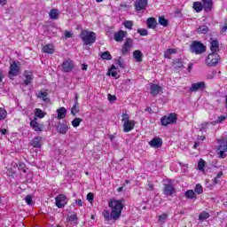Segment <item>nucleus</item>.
Here are the masks:
<instances>
[{
    "instance_id": "nucleus-1",
    "label": "nucleus",
    "mask_w": 227,
    "mask_h": 227,
    "mask_svg": "<svg viewBox=\"0 0 227 227\" xmlns=\"http://www.w3.org/2000/svg\"><path fill=\"white\" fill-rule=\"evenodd\" d=\"M124 201L123 199H110L108 201V207L111 208L114 221H118L121 217V212H123L125 207Z\"/></svg>"
},
{
    "instance_id": "nucleus-2",
    "label": "nucleus",
    "mask_w": 227,
    "mask_h": 227,
    "mask_svg": "<svg viewBox=\"0 0 227 227\" xmlns=\"http://www.w3.org/2000/svg\"><path fill=\"white\" fill-rule=\"evenodd\" d=\"M80 38L83 42L84 45H91L97 42V34L88 29L82 30Z\"/></svg>"
},
{
    "instance_id": "nucleus-3",
    "label": "nucleus",
    "mask_w": 227,
    "mask_h": 227,
    "mask_svg": "<svg viewBox=\"0 0 227 227\" xmlns=\"http://www.w3.org/2000/svg\"><path fill=\"white\" fill-rule=\"evenodd\" d=\"M121 121L123 127V132H130L134 130L136 127V121L130 120V115L127 113L121 114Z\"/></svg>"
},
{
    "instance_id": "nucleus-4",
    "label": "nucleus",
    "mask_w": 227,
    "mask_h": 227,
    "mask_svg": "<svg viewBox=\"0 0 227 227\" xmlns=\"http://www.w3.org/2000/svg\"><path fill=\"white\" fill-rule=\"evenodd\" d=\"M217 153L219 159H226L227 156V135L217 140Z\"/></svg>"
},
{
    "instance_id": "nucleus-5",
    "label": "nucleus",
    "mask_w": 227,
    "mask_h": 227,
    "mask_svg": "<svg viewBox=\"0 0 227 227\" xmlns=\"http://www.w3.org/2000/svg\"><path fill=\"white\" fill-rule=\"evenodd\" d=\"M221 61V56L217 53H210L206 58V65L207 67H217L219 62Z\"/></svg>"
},
{
    "instance_id": "nucleus-6",
    "label": "nucleus",
    "mask_w": 227,
    "mask_h": 227,
    "mask_svg": "<svg viewBox=\"0 0 227 227\" xmlns=\"http://www.w3.org/2000/svg\"><path fill=\"white\" fill-rule=\"evenodd\" d=\"M207 47L200 41H193L191 45V51L194 54H203L206 52Z\"/></svg>"
},
{
    "instance_id": "nucleus-7",
    "label": "nucleus",
    "mask_w": 227,
    "mask_h": 227,
    "mask_svg": "<svg viewBox=\"0 0 227 227\" xmlns=\"http://www.w3.org/2000/svg\"><path fill=\"white\" fill-rule=\"evenodd\" d=\"M134 7L137 13H141V12H145L148 7V0H136Z\"/></svg>"
},
{
    "instance_id": "nucleus-8",
    "label": "nucleus",
    "mask_w": 227,
    "mask_h": 227,
    "mask_svg": "<svg viewBox=\"0 0 227 227\" xmlns=\"http://www.w3.org/2000/svg\"><path fill=\"white\" fill-rule=\"evenodd\" d=\"M160 122L163 127L171 125V123H176V114H170L168 116H164L161 118Z\"/></svg>"
},
{
    "instance_id": "nucleus-9",
    "label": "nucleus",
    "mask_w": 227,
    "mask_h": 227,
    "mask_svg": "<svg viewBox=\"0 0 227 227\" xmlns=\"http://www.w3.org/2000/svg\"><path fill=\"white\" fill-rule=\"evenodd\" d=\"M68 203V198L65 194H59L55 198V205L58 208H63Z\"/></svg>"
},
{
    "instance_id": "nucleus-10",
    "label": "nucleus",
    "mask_w": 227,
    "mask_h": 227,
    "mask_svg": "<svg viewBox=\"0 0 227 227\" xmlns=\"http://www.w3.org/2000/svg\"><path fill=\"white\" fill-rule=\"evenodd\" d=\"M20 73V63L12 62L10 65L9 75L10 77H15V75H19Z\"/></svg>"
},
{
    "instance_id": "nucleus-11",
    "label": "nucleus",
    "mask_w": 227,
    "mask_h": 227,
    "mask_svg": "<svg viewBox=\"0 0 227 227\" xmlns=\"http://www.w3.org/2000/svg\"><path fill=\"white\" fill-rule=\"evenodd\" d=\"M63 72L68 73L74 70V62L71 59L65 60L62 63Z\"/></svg>"
},
{
    "instance_id": "nucleus-12",
    "label": "nucleus",
    "mask_w": 227,
    "mask_h": 227,
    "mask_svg": "<svg viewBox=\"0 0 227 227\" xmlns=\"http://www.w3.org/2000/svg\"><path fill=\"white\" fill-rule=\"evenodd\" d=\"M36 120H38L36 117L34 118V120H32L30 121V127H32L33 130H35V132H42V130H43V124H40L38 123V121H36Z\"/></svg>"
},
{
    "instance_id": "nucleus-13",
    "label": "nucleus",
    "mask_w": 227,
    "mask_h": 227,
    "mask_svg": "<svg viewBox=\"0 0 227 227\" xmlns=\"http://www.w3.org/2000/svg\"><path fill=\"white\" fill-rule=\"evenodd\" d=\"M151 95L154 97L162 91V87L157 83H150Z\"/></svg>"
},
{
    "instance_id": "nucleus-14",
    "label": "nucleus",
    "mask_w": 227,
    "mask_h": 227,
    "mask_svg": "<svg viewBox=\"0 0 227 227\" xmlns=\"http://www.w3.org/2000/svg\"><path fill=\"white\" fill-rule=\"evenodd\" d=\"M199 90H205V82L192 83L190 88V91H199Z\"/></svg>"
},
{
    "instance_id": "nucleus-15",
    "label": "nucleus",
    "mask_w": 227,
    "mask_h": 227,
    "mask_svg": "<svg viewBox=\"0 0 227 227\" xmlns=\"http://www.w3.org/2000/svg\"><path fill=\"white\" fill-rule=\"evenodd\" d=\"M150 146L152 148H160L162 146V139L160 137H155L149 142Z\"/></svg>"
},
{
    "instance_id": "nucleus-16",
    "label": "nucleus",
    "mask_w": 227,
    "mask_h": 227,
    "mask_svg": "<svg viewBox=\"0 0 227 227\" xmlns=\"http://www.w3.org/2000/svg\"><path fill=\"white\" fill-rule=\"evenodd\" d=\"M163 191L166 196H171L172 194H175V192H176V190H175V186L172 184H166Z\"/></svg>"
},
{
    "instance_id": "nucleus-17",
    "label": "nucleus",
    "mask_w": 227,
    "mask_h": 227,
    "mask_svg": "<svg viewBox=\"0 0 227 227\" xmlns=\"http://www.w3.org/2000/svg\"><path fill=\"white\" fill-rule=\"evenodd\" d=\"M127 36V32L123 30H120L119 32L114 34L115 42H123V39Z\"/></svg>"
},
{
    "instance_id": "nucleus-18",
    "label": "nucleus",
    "mask_w": 227,
    "mask_h": 227,
    "mask_svg": "<svg viewBox=\"0 0 227 227\" xmlns=\"http://www.w3.org/2000/svg\"><path fill=\"white\" fill-rule=\"evenodd\" d=\"M132 49V39H127L122 46V54H127Z\"/></svg>"
},
{
    "instance_id": "nucleus-19",
    "label": "nucleus",
    "mask_w": 227,
    "mask_h": 227,
    "mask_svg": "<svg viewBox=\"0 0 227 227\" xmlns=\"http://www.w3.org/2000/svg\"><path fill=\"white\" fill-rule=\"evenodd\" d=\"M25 81L24 83L27 86V84H31L33 82V72L25 71L24 73Z\"/></svg>"
},
{
    "instance_id": "nucleus-20",
    "label": "nucleus",
    "mask_w": 227,
    "mask_h": 227,
    "mask_svg": "<svg viewBox=\"0 0 227 227\" xmlns=\"http://www.w3.org/2000/svg\"><path fill=\"white\" fill-rule=\"evenodd\" d=\"M146 24L148 29H155L157 27V20L153 17L148 18Z\"/></svg>"
},
{
    "instance_id": "nucleus-21",
    "label": "nucleus",
    "mask_w": 227,
    "mask_h": 227,
    "mask_svg": "<svg viewBox=\"0 0 227 227\" xmlns=\"http://www.w3.org/2000/svg\"><path fill=\"white\" fill-rule=\"evenodd\" d=\"M43 140V138H42V137H35L32 141V146H34V148H42Z\"/></svg>"
},
{
    "instance_id": "nucleus-22",
    "label": "nucleus",
    "mask_w": 227,
    "mask_h": 227,
    "mask_svg": "<svg viewBox=\"0 0 227 227\" xmlns=\"http://www.w3.org/2000/svg\"><path fill=\"white\" fill-rule=\"evenodd\" d=\"M210 43H211V46H210L211 52L212 53L219 52V42H217V40H212Z\"/></svg>"
},
{
    "instance_id": "nucleus-23",
    "label": "nucleus",
    "mask_w": 227,
    "mask_h": 227,
    "mask_svg": "<svg viewBox=\"0 0 227 227\" xmlns=\"http://www.w3.org/2000/svg\"><path fill=\"white\" fill-rule=\"evenodd\" d=\"M133 58L136 59L137 63H141V61H143V52L140 50H136L133 52Z\"/></svg>"
},
{
    "instance_id": "nucleus-24",
    "label": "nucleus",
    "mask_w": 227,
    "mask_h": 227,
    "mask_svg": "<svg viewBox=\"0 0 227 227\" xmlns=\"http://www.w3.org/2000/svg\"><path fill=\"white\" fill-rule=\"evenodd\" d=\"M49 17L52 20H58L59 19V11L58 9H51L49 12Z\"/></svg>"
},
{
    "instance_id": "nucleus-25",
    "label": "nucleus",
    "mask_w": 227,
    "mask_h": 227,
    "mask_svg": "<svg viewBox=\"0 0 227 227\" xmlns=\"http://www.w3.org/2000/svg\"><path fill=\"white\" fill-rule=\"evenodd\" d=\"M58 120H63V118L67 117V108L60 107L57 110Z\"/></svg>"
},
{
    "instance_id": "nucleus-26",
    "label": "nucleus",
    "mask_w": 227,
    "mask_h": 227,
    "mask_svg": "<svg viewBox=\"0 0 227 227\" xmlns=\"http://www.w3.org/2000/svg\"><path fill=\"white\" fill-rule=\"evenodd\" d=\"M202 6L205 12H211L212 11V0H202Z\"/></svg>"
},
{
    "instance_id": "nucleus-27",
    "label": "nucleus",
    "mask_w": 227,
    "mask_h": 227,
    "mask_svg": "<svg viewBox=\"0 0 227 227\" xmlns=\"http://www.w3.org/2000/svg\"><path fill=\"white\" fill-rule=\"evenodd\" d=\"M49 95V92H47V90H40L37 93V97L38 98H42V100H43L44 102H48L49 101V98H47Z\"/></svg>"
},
{
    "instance_id": "nucleus-28",
    "label": "nucleus",
    "mask_w": 227,
    "mask_h": 227,
    "mask_svg": "<svg viewBox=\"0 0 227 227\" xmlns=\"http://www.w3.org/2000/svg\"><path fill=\"white\" fill-rule=\"evenodd\" d=\"M172 54H176V49L169 48L164 51V58L167 59H171Z\"/></svg>"
},
{
    "instance_id": "nucleus-29",
    "label": "nucleus",
    "mask_w": 227,
    "mask_h": 227,
    "mask_svg": "<svg viewBox=\"0 0 227 227\" xmlns=\"http://www.w3.org/2000/svg\"><path fill=\"white\" fill-rule=\"evenodd\" d=\"M57 130L59 132V134H67V132H68V125L67 124H59L58 127H57Z\"/></svg>"
},
{
    "instance_id": "nucleus-30",
    "label": "nucleus",
    "mask_w": 227,
    "mask_h": 227,
    "mask_svg": "<svg viewBox=\"0 0 227 227\" xmlns=\"http://www.w3.org/2000/svg\"><path fill=\"white\" fill-rule=\"evenodd\" d=\"M43 52H45L46 54H54V45L46 44L43 48Z\"/></svg>"
},
{
    "instance_id": "nucleus-31",
    "label": "nucleus",
    "mask_w": 227,
    "mask_h": 227,
    "mask_svg": "<svg viewBox=\"0 0 227 227\" xmlns=\"http://www.w3.org/2000/svg\"><path fill=\"white\" fill-rule=\"evenodd\" d=\"M193 10H195V12L197 13H200V12H203V4L201 2H194L193 5H192Z\"/></svg>"
},
{
    "instance_id": "nucleus-32",
    "label": "nucleus",
    "mask_w": 227,
    "mask_h": 227,
    "mask_svg": "<svg viewBox=\"0 0 227 227\" xmlns=\"http://www.w3.org/2000/svg\"><path fill=\"white\" fill-rule=\"evenodd\" d=\"M102 215L105 221H111V219H113V212L111 211L110 213L107 209L103 210Z\"/></svg>"
},
{
    "instance_id": "nucleus-33",
    "label": "nucleus",
    "mask_w": 227,
    "mask_h": 227,
    "mask_svg": "<svg viewBox=\"0 0 227 227\" xmlns=\"http://www.w3.org/2000/svg\"><path fill=\"white\" fill-rule=\"evenodd\" d=\"M100 58L101 59H105L106 61H111V59H113V56L111 55V53L109 51H105V52H102L100 54Z\"/></svg>"
},
{
    "instance_id": "nucleus-34",
    "label": "nucleus",
    "mask_w": 227,
    "mask_h": 227,
    "mask_svg": "<svg viewBox=\"0 0 227 227\" xmlns=\"http://www.w3.org/2000/svg\"><path fill=\"white\" fill-rule=\"evenodd\" d=\"M34 113H35V118H40V119L45 118V112H43V111L42 109H40V108H36V109L34 111Z\"/></svg>"
},
{
    "instance_id": "nucleus-35",
    "label": "nucleus",
    "mask_w": 227,
    "mask_h": 227,
    "mask_svg": "<svg viewBox=\"0 0 227 227\" xmlns=\"http://www.w3.org/2000/svg\"><path fill=\"white\" fill-rule=\"evenodd\" d=\"M108 75H112V77L118 76V70L116 69V66L113 65L111 68L108 69Z\"/></svg>"
},
{
    "instance_id": "nucleus-36",
    "label": "nucleus",
    "mask_w": 227,
    "mask_h": 227,
    "mask_svg": "<svg viewBox=\"0 0 227 227\" xmlns=\"http://www.w3.org/2000/svg\"><path fill=\"white\" fill-rule=\"evenodd\" d=\"M197 33H199V35H207L208 33V27L205 25L199 27Z\"/></svg>"
},
{
    "instance_id": "nucleus-37",
    "label": "nucleus",
    "mask_w": 227,
    "mask_h": 227,
    "mask_svg": "<svg viewBox=\"0 0 227 227\" xmlns=\"http://www.w3.org/2000/svg\"><path fill=\"white\" fill-rule=\"evenodd\" d=\"M205 164L206 162L203 159H200L198 162V169L202 173H205Z\"/></svg>"
},
{
    "instance_id": "nucleus-38",
    "label": "nucleus",
    "mask_w": 227,
    "mask_h": 227,
    "mask_svg": "<svg viewBox=\"0 0 227 227\" xmlns=\"http://www.w3.org/2000/svg\"><path fill=\"white\" fill-rule=\"evenodd\" d=\"M208 217H210V215L204 211V212L200 214L199 220L200 221H205V220L208 219Z\"/></svg>"
},
{
    "instance_id": "nucleus-39",
    "label": "nucleus",
    "mask_w": 227,
    "mask_h": 227,
    "mask_svg": "<svg viewBox=\"0 0 227 227\" xmlns=\"http://www.w3.org/2000/svg\"><path fill=\"white\" fill-rule=\"evenodd\" d=\"M81 121H82V119L81 118H75L72 121V126L74 127V129H77L81 125Z\"/></svg>"
},
{
    "instance_id": "nucleus-40",
    "label": "nucleus",
    "mask_w": 227,
    "mask_h": 227,
    "mask_svg": "<svg viewBox=\"0 0 227 227\" xmlns=\"http://www.w3.org/2000/svg\"><path fill=\"white\" fill-rule=\"evenodd\" d=\"M184 196L186 198H189L190 200H192V198H195L196 193H194V191H192V190H188V191H186Z\"/></svg>"
},
{
    "instance_id": "nucleus-41",
    "label": "nucleus",
    "mask_w": 227,
    "mask_h": 227,
    "mask_svg": "<svg viewBox=\"0 0 227 227\" xmlns=\"http://www.w3.org/2000/svg\"><path fill=\"white\" fill-rule=\"evenodd\" d=\"M159 24H160V26H163V27H168V20H166L164 16H160L159 18Z\"/></svg>"
},
{
    "instance_id": "nucleus-42",
    "label": "nucleus",
    "mask_w": 227,
    "mask_h": 227,
    "mask_svg": "<svg viewBox=\"0 0 227 227\" xmlns=\"http://www.w3.org/2000/svg\"><path fill=\"white\" fill-rule=\"evenodd\" d=\"M224 120H226V116L222 115V116L218 117V121H211V125L212 126L217 125L219 122L223 123V121H224Z\"/></svg>"
},
{
    "instance_id": "nucleus-43",
    "label": "nucleus",
    "mask_w": 227,
    "mask_h": 227,
    "mask_svg": "<svg viewBox=\"0 0 227 227\" xmlns=\"http://www.w3.org/2000/svg\"><path fill=\"white\" fill-rule=\"evenodd\" d=\"M123 26L127 29H132V27L134 26V22H132L130 20H126V21L123 22Z\"/></svg>"
},
{
    "instance_id": "nucleus-44",
    "label": "nucleus",
    "mask_w": 227,
    "mask_h": 227,
    "mask_svg": "<svg viewBox=\"0 0 227 227\" xmlns=\"http://www.w3.org/2000/svg\"><path fill=\"white\" fill-rule=\"evenodd\" d=\"M8 113L6 112V110H4V108H0V121L4 120V118H6Z\"/></svg>"
},
{
    "instance_id": "nucleus-45",
    "label": "nucleus",
    "mask_w": 227,
    "mask_h": 227,
    "mask_svg": "<svg viewBox=\"0 0 227 227\" xmlns=\"http://www.w3.org/2000/svg\"><path fill=\"white\" fill-rule=\"evenodd\" d=\"M77 113H79V106L78 104L75 103L71 109V114H74V116H75Z\"/></svg>"
},
{
    "instance_id": "nucleus-46",
    "label": "nucleus",
    "mask_w": 227,
    "mask_h": 227,
    "mask_svg": "<svg viewBox=\"0 0 227 227\" xmlns=\"http://www.w3.org/2000/svg\"><path fill=\"white\" fill-rule=\"evenodd\" d=\"M137 33H139L140 36H148V30L145 28H138Z\"/></svg>"
},
{
    "instance_id": "nucleus-47",
    "label": "nucleus",
    "mask_w": 227,
    "mask_h": 227,
    "mask_svg": "<svg viewBox=\"0 0 227 227\" xmlns=\"http://www.w3.org/2000/svg\"><path fill=\"white\" fill-rule=\"evenodd\" d=\"M210 125H212V122L208 123L207 121H204L201 123V126L200 128V130H207V129H208V127H210Z\"/></svg>"
},
{
    "instance_id": "nucleus-48",
    "label": "nucleus",
    "mask_w": 227,
    "mask_h": 227,
    "mask_svg": "<svg viewBox=\"0 0 227 227\" xmlns=\"http://www.w3.org/2000/svg\"><path fill=\"white\" fill-rule=\"evenodd\" d=\"M25 201H26L27 205H33V196L27 195L25 197Z\"/></svg>"
},
{
    "instance_id": "nucleus-49",
    "label": "nucleus",
    "mask_w": 227,
    "mask_h": 227,
    "mask_svg": "<svg viewBox=\"0 0 227 227\" xmlns=\"http://www.w3.org/2000/svg\"><path fill=\"white\" fill-rule=\"evenodd\" d=\"M195 192L197 194H202L203 193V187L200 184H197L195 186Z\"/></svg>"
},
{
    "instance_id": "nucleus-50",
    "label": "nucleus",
    "mask_w": 227,
    "mask_h": 227,
    "mask_svg": "<svg viewBox=\"0 0 227 227\" xmlns=\"http://www.w3.org/2000/svg\"><path fill=\"white\" fill-rule=\"evenodd\" d=\"M160 223H164L168 219V214L164 213L158 217Z\"/></svg>"
},
{
    "instance_id": "nucleus-51",
    "label": "nucleus",
    "mask_w": 227,
    "mask_h": 227,
    "mask_svg": "<svg viewBox=\"0 0 227 227\" xmlns=\"http://www.w3.org/2000/svg\"><path fill=\"white\" fill-rule=\"evenodd\" d=\"M18 169H20V171H23V173H26V164L24 163H19L17 165Z\"/></svg>"
},
{
    "instance_id": "nucleus-52",
    "label": "nucleus",
    "mask_w": 227,
    "mask_h": 227,
    "mask_svg": "<svg viewBox=\"0 0 227 227\" xmlns=\"http://www.w3.org/2000/svg\"><path fill=\"white\" fill-rule=\"evenodd\" d=\"M94 198H95V195H93L92 192H89L87 194V200H89V203H93Z\"/></svg>"
},
{
    "instance_id": "nucleus-53",
    "label": "nucleus",
    "mask_w": 227,
    "mask_h": 227,
    "mask_svg": "<svg viewBox=\"0 0 227 227\" xmlns=\"http://www.w3.org/2000/svg\"><path fill=\"white\" fill-rule=\"evenodd\" d=\"M64 36H65V38H72L73 34H72V32L66 30L64 33Z\"/></svg>"
},
{
    "instance_id": "nucleus-54",
    "label": "nucleus",
    "mask_w": 227,
    "mask_h": 227,
    "mask_svg": "<svg viewBox=\"0 0 227 227\" xmlns=\"http://www.w3.org/2000/svg\"><path fill=\"white\" fill-rule=\"evenodd\" d=\"M107 98H108L109 102H114V100H116V96L108 94Z\"/></svg>"
},
{
    "instance_id": "nucleus-55",
    "label": "nucleus",
    "mask_w": 227,
    "mask_h": 227,
    "mask_svg": "<svg viewBox=\"0 0 227 227\" xmlns=\"http://www.w3.org/2000/svg\"><path fill=\"white\" fill-rule=\"evenodd\" d=\"M227 30V22L222 27L221 33H226Z\"/></svg>"
},
{
    "instance_id": "nucleus-56",
    "label": "nucleus",
    "mask_w": 227,
    "mask_h": 227,
    "mask_svg": "<svg viewBox=\"0 0 227 227\" xmlns=\"http://www.w3.org/2000/svg\"><path fill=\"white\" fill-rule=\"evenodd\" d=\"M1 6H6L8 4V0H0Z\"/></svg>"
},
{
    "instance_id": "nucleus-57",
    "label": "nucleus",
    "mask_w": 227,
    "mask_h": 227,
    "mask_svg": "<svg viewBox=\"0 0 227 227\" xmlns=\"http://www.w3.org/2000/svg\"><path fill=\"white\" fill-rule=\"evenodd\" d=\"M215 75V73H211L210 74H207L206 76V79H214Z\"/></svg>"
},
{
    "instance_id": "nucleus-58",
    "label": "nucleus",
    "mask_w": 227,
    "mask_h": 227,
    "mask_svg": "<svg viewBox=\"0 0 227 227\" xmlns=\"http://www.w3.org/2000/svg\"><path fill=\"white\" fill-rule=\"evenodd\" d=\"M76 203H77L78 207H82V205H84V202H82V200H76Z\"/></svg>"
},
{
    "instance_id": "nucleus-59",
    "label": "nucleus",
    "mask_w": 227,
    "mask_h": 227,
    "mask_svg": "<svg viewBox=\"0 0 227 227\" xmlns=\"http://www.w3.org/2000/svg\"><path fill=\"white\" fill-rule=\"evenodd\" d=\"M147 189H148L149 191H153V184L149 183Z\"/></svg>"
},
{
    "instance_id": "nucleus-60",
    "label": "nucleus",
    "mask_w": 227,
    "mask_h": 227,
    "mask_svg": "<svg viewBox=\"0 0 227 227\" xmlns=\"http://www.w3.org/2000/svg\"><path fill=\"white\" fill-rule=\"evenodd\" d=\"M4 77V74L2 70H0V82H3V78Z\"/></svg>"
},
{
    "instance_id": "nucleus-61",
    "label": "nucleus",
    "mask_w": 227,
    "mask_h": 227,
    "mask_svg": "<svg viewBox=\"0 0 227 227\" xmlns=\"http://www.w3.org/2000/svg\"><path fill=\"white\" fill-rule=\"evenodd\" d=\"M219 178H217V177H215L214 179H213V184H214V185H215V184H219Z\"/></svg>"
},
{
    "instance_id": "nucleus-62",
    "label": "nucleus",
    "mask_w": 227,
    "mask_h": 227,
    "mask_svg": "<svg viewBox=\"0 0 227 227\" xmlns=\"http://www.w3.org/2000/svg\"><path fill=\"white\" fill-rule=\"evenodd\" d=\"M0 132H2V134H3L4 136H6V134H8V131L6 130V129H1Z\"/></svg>"
},
{
    "instance_id": "nucleus-63",
    "label": "nucleus",
    "mask_w": 227,
    "mask_h": 227,
    "mask_svg": "<svg viewBox=\"0 0 227 227\" xmlns=\"http://www.w3.org/2000/svg\"><path fill=\"white\" fill-rule=\"evenodd\" d=\"M82 70H88V65L82 64Z\"/></svg>"
},
{
    "instance_id": "nucleus-64",
    "label": "nucleus",
    "mask_w": 227,
    "mask_h": 227,
    "mask_svg": "<svg viewBox=\"0 0 227 227\" xmlns=\"http://www.w3.org/2000/svg\"><path fill=\"white\" fill-rule=\"evenodd\" d=\"M223 176V172L220 171L218 172V174L216 175V178H221Z\"/></svg>"
}]
</instances>
